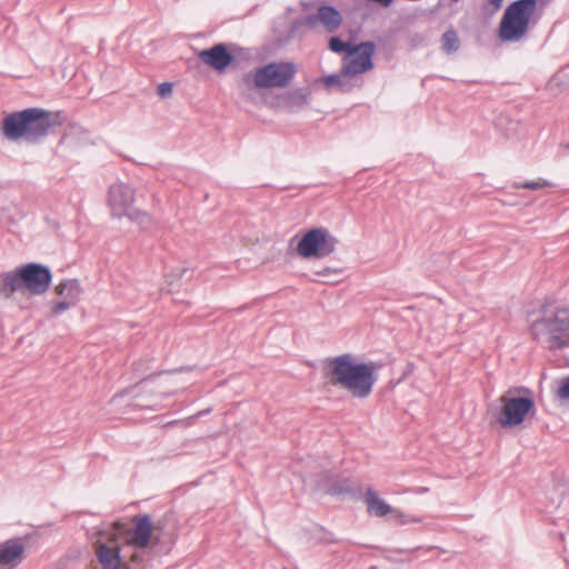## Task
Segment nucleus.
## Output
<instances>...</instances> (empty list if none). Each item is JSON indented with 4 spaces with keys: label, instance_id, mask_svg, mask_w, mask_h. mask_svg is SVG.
Returning a JSON list of instances; mask_svg holds the SVG:
<instances>
[{
    "label": "nucleus",
    "instance_id": "nucleus-1",
    "mask_svg": "<svg viewBox=\"0 0 569 569\" xmlns=\"http://www.w3.org/2000/svg\"><path fill=\"white\" fill-rule=\"evenodd\" d=\"M323 375L332 386L356 399H367L378 380L375 362H361L352 353H342L323 361Z\"/></svg>",
    "mask_w": 569,
    "mask_h": 569
},
{
    "label": "nucleus",
    "instance_id": "nucleus-2",
    "mask_svg": "<svg viewBox=\"0 0 569 569\" xmlns=\"http://www.w3.org/2000/svg\"><path fill=\"white\" fill-rule=\"evenodd\" d=\"M63 123L61 111L31 107L7 114L1 121L2 136L10 141L23 140L28 144L41 143L51 130Z\"/></svg>",
    "mask_w": 569,
    "mask_h": 569
},
{
    "label": "nucleus",
    "instance_id": "nucleus-3",
    "mask_svg": "<svg viewBox=\"0 0 569 569\" xmlns=\"http://www.w3.org/2000/svg\"><path fill=\"white\" fill-rule=\"evenodd\" d=\"M541 317L530 326L535 340L546 343L549 350H561L569 347V306L541 305Z\"/></svg>",
    "mask_w": 569,
    "mask_h": 569
},
{
    "label": "nucleus",
    "instance_id": "nucleus-4",
    "mask_svg": "<svg viewBox=\"0 0 569 569\" xmlns=\"http://www.w3.org/2000/svg\"><path fill=\"white\" fill-rule=\"evenodd\" d=\"M538 0H516L511 2L501 18L498 36L501 41L520 40L527 32L530 18Z\"/></svg>",
    "mask_w": 569,
    "mask_h": 569
},
{
    "label": "nucleus",
    "instance_id": "nucleus-5",
    "mask_svg": "<svg viewBox=\"0 0 569 569\" xmlns=\"http://www.w3.org/2000/svg\"><path fill=\"white\" fill-rule=\"evenodd\" d=\"M197 56L201 62L218 73H224L228 69H239L242 62L251 59V52L248 48L231 42L216 43L199 51Z\"/></svg>",
    "mask_w": 569,
    "mask_h": 569
},
{
    "label": "nucleus",
    "instance_id": "nucleus-6",
    "mask_svg": "<svg viewBox=\"0 0 569 569\" xmlns=\"http://www.w3.org/2000/svg\"><path fill=\"white\" fill-rule=\"evenodd\" d=\"M511 390L499 398L501 407L496 417L502 428H513L521 425L526 417L536 412L532 397H511Z\"/></svg>",
    "mask_w": 569,
    "mask_h": 569
},
{
    "label": "nucleus",
    "instance_id": "nucleus-7",
    "mask_svg": "<svg viewBox=\"0 0 569 569\" xmlns=\"http://www.w3.org/2000/svg\"><path fill=\"white\" fill-rule=\"evenodd\" d=\"M338 239L327 228L308 230L297 244V252L303 258H326L335 252Z\"/></svg>",
    "mask_w": 569,
    "mask_h": 569
},
{
    "label": "nucleus",
    "instance_id": "nucleus-8",
    "mask_svg": "<svg viewBox=\"0 0 569 569\" xmlns=\"http://www.w3.org/2000/svg\"><path fill=\"white\" fill-rule=\"evenodd\" d=\"M297 73L290 61L270 62L254 70L253 83L257 88H286Z\"/></svg>",
    "mask_w": 569,
    "mask_h": 569
},
{
    "label": "nucleus",
    "instance_id": "nucleus-9",
    "mask_svg": "<svg viewBox=\"0 0 569 569\" xmlns=\"http://www.w3.org/2000/svg\"><path fill=\"white\" fill-rule=\"evenodd\" d=\"M24 290L31 295H43L50 288L52 272L49 267L29 262L21 266Z\"/></svg>",
    "mask_w": 569,
    "mask_h": 569
},
{
    "label": "nucleus",
    "instance_id": "nucleus-10",
    "mask_svg": "<svg viewBox=\"0 0 569 569\" xmlns=\"http://www.w3.org/2000/svg\"><path fill=\"white\" fill-rule=\"evenodd\" d=\"M357 54L348 57L345 56L342 70L343 74L355 76L373 69L375 63L372 57L375 54L376 46L372 41H363L357 44Z\"/></svg>",
    "mask_w": 569,
    "mask_h": 569
},
{
    "label": "nucleus",
    "instance_id": "nucleus-11",
    "mask_svg": "<svg viewBox=\"0 0 569 569\" xmlns=\"http://www.w3.org/2000/svg\"><path fill=\"white\" fill-rule=\"evenodd\" d=\"M341 12L333 6L322 4L318 8L317 13L308 14L295 22V26H307L313 28L321 22L325 30L329 33L336 32L342 23Z\"/></svg>",
    "mask_w": 569,
    "mask_h": 569
},
{
    "label": "nucleus",
    "instance_id": "nucleus-12",
    "mask_svg": "<svg viewBox=\"0 0 569 569\" xmlns=\"http://www.w3.org/2000/svg\"><path fill=\"white\" fill-rule=\"evenodd\" d=\"M134 190L126 183L117 182L109 187L108 203L116 218H122L133 207Z\"/></svg>",
    "mask_w": 569,
    "mask_h": 569
},
{
    "label": "nucleus",
    "instance_id": "nucleus-13",
    "mask_svg": "<svg viewBox=\"0 0 569 569\" xmlns=\"http://www.w3.org/2000/svg\"><path fill=\"white\" fill-rule=\"evenodd\" d=\"M22 538L9 539L0 543V569H13L23 561Z\"/></svg>",
    "mask_w": 569,
    "mask_h": 569
},
{
    "label": "nucleus",
    "instance_id": "nucleus-14",
    "mask_svg": "<svg viewBox=\"0 0 569 569\" xmlns=\"http://www.w3.org/2000/svg\"><path fill=\"white\" fill-rule=\"evenodd\" d=\"M153 522L151 516L143 513L134 518V527L130 532V542L138 549L149 546L152 538Z\"/></svg>",
    "mask_w": 569,
    "mask_h": 569
},
{
    "label": "nucleus",
    "instance_id": "nucleus-15",
    "mask_svg": "<svg viewBox=\"0 0 569 569\" xmlns=\"http://www.w3.org/2000/svg\"><path fill=\"white\" fill-rule=\"evenodd\" d=\"M96 557L101 569H128V566L122 562L119 547H109L107 543L98 541Z\"/></svg>",
    "mask_w": 569,
    "mask_h": 569
},
{
    "label": "nucleus",
    "instance_id": "nucleus-16",
    "mask_svg": "<svg viewBox=\"0 0 569 569\" xmlns=\"http://www.w3.org/2000/svg\"><path fill=\"white\" fill-rule=\"evenodd\" d=\"M21 266L0 274V297L11 298L14 292L24 290Z\"/></svg>",
    "mask_w": 569,
    "mask_h": 569
},
{
    "label": "nucleus",
    "instance_id": "nucleus-17",
    "mask_svg": "<svg viewBox=\"0 0 569 569\" xmlns=\"http://www.w3.org/2000/svg\"><path fill=\"white\" fill-rule=\"evenodd\" d=\"M172 391H161V392H151V393H141L137 395L133 399L131 406L138 409H148L152 411L160 410L162 408V401L172 396Z\"/></svg>",
    "mask_w": 569,
    "mask_h": 569
},
{
    "label": "nucleus",
    "instance_id": "nucleus-18",
    "mask_svg": "<svg viewBox=\"0 0 569 569\" xmlns=\"http://www.w3.org/2000/svg\"><path fill=\"white\" fill-rule=\"evenodd\" d=\"M365 500L367 503L368 512L376 517H383L388 513H399L398 510L393 509L385 500L379 498L378 493L371 488L367 489L365 493Z\"/></svg>",
    "mask_w": 569,
    "mask_h": 569
},
{
    "label": "nucleus",
    "instance_id": "nucleus-19",
    "mask_svg": "<svg viewBox=\"0 0 569 569\" xmlns=\"http://www.w3.org/2000/svg\"><path fill=\"white\" fill-rule=\"evenodd\" d=\"M316 83H322L328 90L335 88L341 93L350 92L353 89V84L347 74H343L341 69L338 73H331L328 76L316 79Z\"/></svg>",
    "mask_w": 569,
    "mask_h": 569
},
{
    "label": "nucleus",
    "instance_id": "nucleus-20",
    "mask_svg": "<svg viewBox=\"0 0 569 569\" xmlns=\"http://www.w3.org/2000/svg\"><path fill=\"white\" fill-rule=\"evenodd\" d=\"M309 88H298L281 96V103L289 110L302 109L309 104Z\"/></svg>",
    "mask_w": 569,
    "mask_h": 569
},
{
    "label": "nucleus",
    "instance_id": "nucleus-21",
    "mask_svg": "<svg viewBox=\"0 0 569 569\" xmlns=\"http://www.w3.org/2000/svg\"><path fill=\"white\" fill-rule=\"evenodd\" d=\"M56 293L62 299L76 305L80 300L82 288L78 279H63L56 287Z\"/></svg>",
    "mask_w": 569,
    "mask_h": 569
},
{
    "label": "nucleus",
    "instance_id": "nucleus-22",
    "mask_svg": "<svg viewBox=\"0 0 569 569\" xmlns=\"http://www.w3.org/2000/svg\"><path fill=\"white\" fill-rule=\"evenodd\" d=\"M440 44L442 52H445L447 56H451L458 52L460 49L461 41L457 30L452 26H449L441 34Z\"/></svg>",
    "mask_w": 569,
    "mask_h": 569
},
{
    "label": "nucleus",
    "instance_id": "nucleus-23",
    "mask_svg": "<svg viewBox=\"0 0 569 569\" xmlns=\"http://www.w3.org/2000/svg\"><path fill=\"white\" fill-rule=\"evenodd\" d=\"M326 493L330 496H343L353 493L352 481L350 478L336 476L332 483L326 487Z\"/></svg>",
    "mask_w": 569,
    "mask_h": 569
},
{
    "label": "nucleus",
    "instance_id": "nucleus-24",
    "mask_svg": "<svg viewBox=\"0 0 569 569\" xmlns=\"http://www.w3.org/2000/svg\"><path fill=\"white\" fill-rule=\"evenodd\" d=\"M124 217L137 223L142 230H148L154 224L152 216L144 210L132 208Z\"/></svg>",
    "mask_w": 569,
    "mask_h": 569
},
{
    "label": "nucleus",
    "instance_id": "nucleus-25",
    "mask_svg": "<svg viewBox=\"0 0 569 569\" xmlns=\"http://www.w3.org/2000/svg\"><path fill=\"white\" fill-rule=\"evenodd\" d=\"M328 47L335 53H346L348 57L357 54V44L343 41L340 37H331Z\"/></svg>",
    "mask_w": 569,
    "mask_h": 569
},
{
    "label": "nucleus",
    "instance_id": "nucleus-26",
    "mask_svg": "<svg viewBox=\"0 0 569 569\" xmlns=\"http://www.w3.org/2000/svg\"><path fill=\"white\" fill-rule=\"evenodd\" d=\"M503 0H485L481 6V13L486 19H491L502 8Z\"/></svg>",
    "mask_w": 569,
    "mask_h": 569
},
{
    "label": "nucleus",
    "instance_id": "nucleus-27",
    "mask_svg": "<svg viewBox=\"0 0 569 569\" xmlns=\"http://www.w3.org/2000/svg\"><path fill=\"white\" fill-rule=\"evenodd\" d=\"M336 475L329 470H322L317 475V489L326 493V487L332 483Z\"/></svg>",
    "mask_w": 569,
    "mask_h": 569
},
{
    "label": "nucleus",
    "instance_id": "nucleus-28",
    "mask_svg": "<svg viewBox=\"0 0 569 569\" xmlns=\"http://www.w3.org/2000/svg\"><path fill=\"white\" fill-rule=\"evenodd\" d=\"M512 186L516 189L525 188L530 190H540L545 187H551L552 184L548 180L540 179L538 181H527L525 183L515 182Z\"/></svg>",
    "mask_w": 569,
    "mask_h": 569
},
{
    "label": "nucleus",
    "instance_id": "nucleus-29",
    "mask_svg": "<svg viewBox=\"0 0 569 569\" xmlns=\"http://www.w3.org/2000/svg\"><path fill=\"white\" fill-rule=\"evenodd\" d=\"M438 548L437 547H428L426 549H422V548H417L416 549V552H421V553H418L417 555V559L419 558H422L423 561H431V560H436L438 558Z\"/></svg>",
    "mask_w": 569,
    "mask_h": 569
},
{
    "label": "nucleus",
    "instance_id": "nucleus-30",
    "mask_svg": "<svg viewBox=\"0 0 569 569\" xmlns=\"http://www.w3.org/2000/svg\"><path fill=\"white\" fill-rule=\"evenodd\" d=\"M74 306L73 303L69 302L68 300L62 299L61 301L54 302L51 307V313L52 316H59L67 311L69 308Z\"/></svg>",
    "mask_w": 569,
    "mask_h": 569
},
{
    "label": "nucleus",
    "instance_id": "nucleus-31",
    "mask_svg": "<svg viewBox=\"0 0 569 569\" xmlns=\"http://www.w3.org/2000/svg\"><path fill=\"white\" fill-rule=\"evenodd\" d=\"M342 273V269L339 268H331V267H325L317 271H315V276L321 277V278H329L331 276H339Z\"/></svg>",
    "mask_w": 569,
    "mask_h": 569
},
{
    "label": "nucleus",
    "instance_id": "nucleus-32",
    "mask_svg": "<svg viewBox=\"0 0 569 569\" xmlns=\"http://www.w3.org/2000/svg\"><path fill=\"white\" fill-rule=\"evenodd\" d=\"M557 397L561 400H569V376L561 380L557 390Z\"/></svg>",
    "mask_w": 569,
    "mask_h": 569
},
{
    "label": "nucleus",
    "instance_id": "nucleus-33",
    "mask_svg": "<svg viewBox=\"0 0 569 569\" xmlns=\"http://www.w3.org/2000/svg\"><path fill=\"white\" fill-rule=\"evenodd\" d=\"M158 94L161 98H166L172 92V83L171 82H162L158 86L157 90Z\"/></svg>",
    "mask_w": 569,
    "mask_h": 569
},
{
    "label": "nucleus",
    "instance_id": "nucleus-34",
    "mask_svg": "<svg viewBox=\"0 0 569 569\" xmlns=\"http://www.w3.org/2000/svg\"><path fill=\"white\" fill-rule=\"evenodd\" d=\"M149 362L150 360H139L133 362L132 367L136 372L139 373V376H142L147 369H149Z\"/></svg>",
    "mask_w": 569,
    "mask_h": 569
},
{
    "label": "nucleus",
    "instance_id": "nucleus-35",
    "mask_svg": "<svg viewBox=\"0 0 569 569\" xmlns=\"http://www.w3.org/2000/svg\"><path fill=\"white\" fill-rule=\"evenodd\" d=\"M367 2H371V3L378 4V6L382 7V8H389V7L392 6L395 0H367Z\"/></svg>",
    "mask_w": 569,
    "mask_h": 569
},
{
    "label": "nucleus",
    "instance_id": "nucleus-36",
    "mask_svg": "<svg viewBox=\"0 0 569 569\" xmlns=\"http://www.w3.org/2000/svg\"><path fill=\"white\" fill-rule=\"evenodd\" d=\"M355 4V9L363 7V4L367 2V0H351Z\"/></svg>",
    "mask_w": 569,
    "mask_h": 569
},
{
    "label": "nucleus",
    "instance_id": "nucleus-37",
    "mask_svg": "<svg viewBox=\"0 0 569 569\" xmlns=\"http://www.w3.org/2000/svg\"><path fill=\"white\" fill-rule=\"evenodd\" d=\"M188 370H190L189 367H180V368H176L172 370H168L167 372L173 373V372H182V371H188Z\"/></svg>",
    "mask_w": 569,
    "mask_h": 569
},
{
    "label": "nucleus",
    "instance_id": "nucleus-38",
    "mask_svg": "<svg viewBox=\"0 0 569 569\" xmlns=\"http://www.w3.org/2000/svg\"><path fill=\"white\" fill-rule=\"evenodd\" d=\"M208 412H210V409H207V410H202L198 413V416H203V415H207Z\"/></svg>",
    "mask_w": 569,
    "mask_h": 569
},
{
    "label": "nucleus",
    "instance_id": "nucleus-39",
    "mask_svg": "<svg viewBox=\"0 0 569 569\" xmlns=\"http://www.w3.org/2000/svg\"><path fill=\"white\" fill-rule=\"evenodd\" d=\"M566 148L569 149V142L566 144Z\"/></svg>",
    "mask_w": 569,
    "mask_h": 569
}]
</instances>
